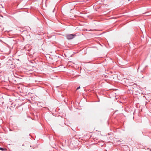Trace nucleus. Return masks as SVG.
I'll list each match as a JSON object with an SVG mask.
<instances>
[{
  "instance_id": "nucleus-1",
  "label": "nucleus",
  "mask_w": 151,
  "mask_h": 151,
  "mask_svg": "<svg viewBox=\"0 0 151 151\" xmlns=\"http://www.w3.org/2000/svg\"><path fill=\"white\" fill-rule=\"evenodd\" d=\"M76 36V35L69 34L67 35L66 37L68 40H71L73 39Z\"/></svg>"
},
{
  "instance_id": "nucleus-2",
  "label": "nucleus",
  "mask_w": 151,
  "mask_h": 151,
  "mask_svg": "<svg viewBox=\"0 0 151 151\" xmlns=\"http://www.w3.org/2000/svg\"><path fill=\"white\" fill-rule=\"evenodd\" d=\"M0 150H4V149L3 148H2V147H0Z\"/></svg>"
},
{
  "instance_id": "nucleus-3",
  "label": "nucleus",
  "mask_w": 151,
  "mask_h": 151,
  "mask_svg": "<svg viewBox=\"0 0 151 151\" xmlns=\"http://www.w3.org/2000/svg\"><path fill=\"white\" fill-rule=\"evenodd\" d=\"M80 88V86H79L77 88V90H78V89H79Z\"/></svg>"
}]
</instances>
